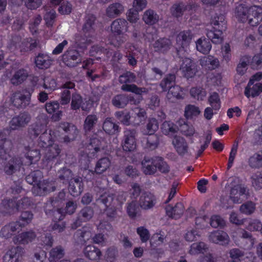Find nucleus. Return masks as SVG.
Returning a JSON list of instances; mask_svg holds the SVG:
<instances>
[{"mask_svg": "<svg viewBox=\"0 0 262 262\" xmlns=\"http://www.w3.org/2000/svg\"><path fill=\"white\" fill-rule=\"evenodd\" d=\"M196 50L204 54H207L211 49V45L208 39L199 38L195 42Z\"/></svg>", "mask_w": 262, "mask_h": 262, "instance_id": "nucleus-36", "label": "nucleus"}, {"mask_svg": "<svg viewBox=\"0 0 262 262\" xmlns=\"http://www.w3.org/2000/svg\"><path fill=\"white\" fill-rule=\"evenodd\" d=\"M13 144L12 141L4 137L2 133H0V154L7 155L6 153L12 149Z\"/></svg>", "mask_w": 262, "mask_h": 262, "instance_id": "nucleus-49", "label": "nucleus"}, {"mask_svg": "<svg viewBox=\"0 0 262 262\" xmlns=\"http://www.w3.org/2000/svg\"><path fill=\"white\" fill-rule=\"evenodd\" d=\"M136 130L135 129H126L124 131L122 146L124 151L131 152L136 148Z\"/></svg>", "mask_w": 262, "mask_h": 262, "instance_id": "nucleus-5", "label": "nucleus"}, {"mask_svg": "<svg viewBox=\"0 0 262 262\" xmlns=\"http://www.w3.org/2000/svg\"><path fill=\"white\" fill-rule=\"evenodd\" d=\"M181 92V88L176 85L168 90L166 98L170 102H175L177 100L182 98Z\"/></svg>", "mask_w": 262, "mask_h": 262, "instance_id": "nucleus-44", "label": "nucleus"}, {"mask_svg": "<svg viewBox=\"0 0 262 262\" xmlns=\"http://www.w3.org/2000/svg\"><path fill=\"white\" fill-rule=\"evenodd\" d=\"M46 148L47 149L44 156V159L47 162H50L56 159L61 151L59 146L56 144L51 145Z\"/></svg>", "mask_w": 262, "mask_h": 262, "instance_id": "nucleus-32", "label": "nucleus"}, {"mask_svg": "<svg viewBox=\"0 0 262 262\" xmlns=\"http://www.w3.org/2000/svg\"><path fill=\"white\" fill-rule=\"evenodd\" d=\"M249 165L252 168H260L262 167V151H258L249 159Z\"/></svg>", "mask_w": 262, "mask_h": 262, "instance_id": "nucleus-52", "label": "nucleus"}, {"mask_svg": "<svg viewBox=\"0 0 262 262\" xmlns=\"http://www.w3.org/2000/svg\"><path fill=\"white\" fill-rule=\"evenodd\" d=\"M206 249H207L206 245L203 242L193 243L190 246L189 253L191 255L198 254L203 253Z\"/></svg>", "mask_w": 262, "mask_h": 262, "instance_id": "nucleus-64", "label": "nucleus"}, {"mask_svg": "<svg viewBox=\"0 0 262 262\" xmlns=\"http://www.w3.org/2000/svg\"><path fill=\"white\" fill-rule=\"evenodd\" d=\"M142 19L146 24L151 25L158 22L159 15L154 10L148 9L144 13Z\"/></svg>", "mask_w": 262, "mask_h": 262, "instance_id": "nucleus-48", "label": "nucleus"}, {"mask_svg": "<svg viewBox=\"0 0 262 262\" xmlns=\"http://www.w3.org/2000/svg\"><path fill=\"white\" fill-rule=\"evenodd\" d=\"M31 116L28 113H20L13 117L10 121V127L12 129H17L26 126L31 120Z\"/></svg>", "mask_w": 262, "mask_h": 262, "instance_id": "nucleus-16", "label": "nucleus"}, {"mask_svg": "<svg viewBox=\"0 0 262 262\" xmlns=\"http://www.w3.org/2000/svg\"><path fill=\"white\" fill-rule=\"evenodd\" d=\"M84 256L92 260H99L102 255L101 251L93 245H88L83 250Z\"/></svg>", "mask_w": 262, "mask_h": 262, "instance_id": "nucleus-27", "label": "nucleus"}, {"mask_svg": "<svg viewBox=\"0 0 262 262\" xmlns=\"http://www.w3.org/2000/svg\"><path fill=\"white\" fill-rule=\"evenodd\" d=\"M112 103L118 108H124L127 105V94H117L112 99Z\"/></svg>", "mask_w": 262, "mask_h": 262, "instance_id": "nucleus-43", "label": "nucleus"}, {"mask_svg": "<svg viewBox=\"0 0 262 262\" xmlns=\"http://www.w3.org/2000/svg\"><path fill=\"white\" fill-rule=\"evenodd\" d=\"M16 205V202L14 200L5 199L1 204L0 209L2 212L4 214H13L18 211Z\"/></svg>", "mask_w": 262, "mask_h": 262, "instance_id": "nucleus-28", "label": "nucleus"}, {"mask_svg": "<svg viewBox=\"0 0 262 262\" xmlns=\"http://www.w3.org/2000/svg\"><path fill=\"white\" fill-rule=\"evenodd\" d=\"M114 199L113 194L105 192L99 195L96 199V203L98 205H103L105 208H107L111 205Z\"/></svg>", "mask_w": 262, "mask_h": 262, "instance_id": "nucleus-34", "label": "nucleus"}, {"mask_svg": "<svg viewBox=\"0 0 262 262\" xmlns=\"http://www.w3.org/2000/svg\"><path fill=\"white\" fill-rule=\"evenodd\" d=\"M176 85V76L173 74H169L164 77L160 83V87L163 91H167L170 88Z\"/></svg>", "mask_w": 262, "mask_h": 262, "instance_id": "nucleus-41", "label": "nucleus"}, {"mask_svg": "<svg viewBox=\"0 0 262 262\" xmlns=\"http://www.w3.org/2000/svg\"><path fill=\"white\" fill-rule=\"evenodd\" d=\"M255 210V204L251 201L247 202L243 204L239 208V211L242 213L246 215L252 214Z\"/></svg>", "mask_w": 262, "mask_h": 262, "instance_id": "nucleus-62", "label": "nucleus"}, {"mask_svg": "<svg viewBox=\"0 0 262 262\" xmlns=\"http://www.w3.org/2000/svg\"><path fill=\"white\" fill-rule=\"evenodd\" d=\"M111 161L108 158H103L100 159L97 162L95 170H91L90 171L94 174L96 173L97 174H101L105 171L110 166Z\"/></svg>", "mask_w": 262, "mask_h": 262, "instance_id": "nucleus-33", "label": "nucleus"}, {"mask_svg": "<svg viewBox=\"0 0 262 262\" xmlns=\"http://www.w3.org/2000/svg\"><path fill=\"white\" fill-rule=\"evenodd\" d=\"M98 121V117L95 114L88 115L84 121L83 128L85 132L92 130Z\"/></svg>", "mask_w": 262, "mask_h": 262, "instance_id": "nucleus-37", "label": "nucleus"}, {"mask_svg": "<svg viewBox=\"0 0 262 262\" xmlns=\"http://www.w3.org/2000/svg\"><path fill=\"white\" fill-rule=\"evenodd\" d=\"M56 189L55 183L48 180H43L40 182L36 186L32 188V192L36 195H45L48 193L53 192Z\"/></svg>", "mask_w": 262, "mask_h": 262, "instance_id": "nucleus-8", "label": "nucleus"}, {"mask_svg": "<svg viewBox=\"0 0 262 262\" xmlns=\"http://www.w3.org/2000/svg\"><path fill=\"white\" fill-rule=\"evenodd\" d=\"M171 46V41L167 38H160L155 41L154 48L157 51L164 53L169 50Z\"/></svg>", "mask_w": 262, "mask_h": 262, "instance_id": "nucleus-42", "label": "nucleus"}, {"mask_svg": "<svg viewBox=\"0 0 262 262\" xmlns=\"http://www.w3.org/2000/svg\"><path fill=\"white\" fill-rule=\"evenodd\" d=\"M180 70L187 78L194 77L198 72L196 63L190 58L186 57L183 59Z\"/></svg>", "mask_w": 262, "mask_h": 262, "instance_id": "nucleus-9", "label": "nucleus"}, {"mask_svg": "<svg viewBox=\"0 0 262 262\" xmlns=\"http://www.w3.org/2000/svg\"><path fill=\"white\" fill-rule=\"evenodd\" d=\"M69 184V191L73 196H78L82 192L83 184L81 177H76L73 178Z\"/></svg>", "mask_w": 262, "mask_h": 262, "instance_id": "nucleus-20", "label": "nucleus"}, {"mask_svg": "<svg viewBox=\"0 0 262 262\" xmlns=\"http://www.w3.org/2000/svg\"><path fill=\"white\" fill-rule=\"evenodd\" d=\"M42 177V173L40 170H35L26 177V180L28 183L36 186L37 184H39Z\"/></svg>", "mask_w": 262, "mask_h": 262, "instance_id": "nucleus-51", "label": "nucleus"}, {"mask_svg": "<svg viewBox=\"0 0 262 262\" xmlns=\"http://www.w3.org/2000/svg\"><path fill=\"white\" fill-rule=\"evenodd\" d=\"M35 62L36 67L39 69H48L51 65L52 60L48 55L39 53L35 57Z\"/></svg>", "mask_w": 262, "mask_h": 262, "instance_id": "nucleus-31", "label": "nucleus"}, {"mask_svg": "<svg viewBox=\"0 0 262 262\" xmlns=\"http://www.w3.org/2000/svg\"><path fill=\"white\" fill-rule=\"evenodd\" d=\"M94 210L90 206L83 208L78 213L79 219L83 222L90 221L94 215Z\"/></svg>", "mask_w": 262, "mask_h": 262, "instance_id": "nucleus-54", "label": "nucleus"}, {"mask_svg": "<svg viewBox=\"0 0 262 262\" xmlns=\"http://www.w3.org/2000/svg\"><path fill=\"white\" fill-rule=\"evenodd\" d=\"M178 124L180 126L179 129L185 136H191L195 132L194 127L192 125H189L186 123L183 119L180 120L178 121Z\"/></svg>", "mask_w": 262, "mask_h": 262, "instance_id": "nucleus-55", "label": "nucleus"}, {"mask_svg": "<svg viewBox=\"0 0 262 262\" xmlns=\"http://www.w3.org/2000/svg\"><path fill=\"white\" fill-rule=\"evenodd\" d=\"M75 83L71 81H67L61 85L62 90L60 94V103L62 105L68 104L72 98L71 94L75 93Z\"/></svg>", "mask_w": 262, "mask_h": 262, "instance_id": "nucleus-10", "label": "nucleus"}, {"mask_svg": "<svg viewBox=\"0 0 262 262\" xmlns=\"http://www.w3.org/2000/svg\"><path fill=\"white\" fill-rule=\"evenodd\" d=\"M81 61V57L76 50L69 49L62 55V61L69 67H75Z\"/></svg>", "mask_w": 262, "mask_h": 262, "instance_id": "nucleus-7", "label": "nucleus"}, {"mask_svg": "<svg viewBox=\"0 0 262 262\" xmlns=\"http://www.w3.org/2000/svg\"><path fill=\"white\" fill-rule=\"evenodd\" d=\"M58 204V199L57 198H51L45 203L44 208L47 214L52 213L53 215L57 216L56 219L61 220L62 219V210L61 209L57 207Z\"/></svg>", "mask_w": 262, "mask_h": 262, "instance_id": "nucleus-12", "label": "nucleus"}, {"mask_svg": "<svg viewBox=\"0 0 262 262\" xmlns=\"http://www.w3.org/2000/svg\"><path fill=\"white\" fill-rule=\"evenodd\" d=\"M115 116L122 124L126 126L132 125L130 120V115L129 112L117 111L115 113Z\"/></svg>", "mask_w": 262, "mask_h": 262, "instance_id": "nucleus-58", "label": "nucleus"}, {"mask_svg": "<svg viewBox=\"0 0 262 262\" xmlns=\"http://www.w3.org/2000/svg\"><path fill=\"white\" fill-rule=\"evenodd\" d=\"M25 253V249L20 246L12 247L3 256V262H19Z\"/></svg>", "mask_w": 262, "mask_h": 262, "instance_id": "nucleus-11", "label": "nucleus"}, {"mask_svg": "<svg viewBox=\"0 0 262 262\" xmlns=\"http://www.w3.org/2000/svg\"><path fill=\"white\" fill-rule=\"evenodd\" d=\"M249 8L243 5L237 6L235 10V16L239 21L245 23L248 19Z\"/></svg>", "mask_w": 262, "mask_h": 262, "instance_id": "nucleus-38", "label": "nucleus"}, {"mask_svg": "<svg viewBox=\"0 0 262 262\" xmlns=\"http://www.w3.org/2000/svg\"><path fill=\"white\" fill-rule=\"evenodd\" d=\"M262 20V8L254 6L249 8L248 24L252 26H257Z\"/></svg>", "mask_w": 262, "mask_h": 262, "instance_id": "nucleus-15", "label": "nucleus"}, {"mask_svg": "<svg viewBox=\"0 0 262 262\" xmlns=\"http://www.w3.org/2000/svg\"><path fill=\"white\" fill-rule=\"evenodd\" d=\"M102 128L103 130L109 135H115L119 132V126L110 117H107L104 120Z\"/></svg>", "mask_w": 262, "mask_h": 262, "instance_id": "nucleus-30", "label": "nucleus"}, {"mask_svg": "<svg viewBox=\"0 0 262 262\" xmlns=\"http://www.w3.org/2000/svg\"><path fill=\"white\" fill-rule=\"evenodd\" d=\"M136 80V76L135 74L131 72L127 71L121 75L119 77V82L123 84L121 87V90L124 92L134 93L140 96L143 94H147L148 92L147 89L138 87L134 84H128L135 82Z\"/></svg>", "mask_w": 262, "mask_h": 262, "instance_id": "nucleus-1", "label": "nucleus"}, {"mask_svg": "<svg viewBox=\"0 0 262 262\" xmlns=\"http://www.w3.org/2000/svg\"><path fill=\"white\" fill-rule=\"evenodd\" d=\"M35 233L32 231L24 232L17 236V241L19 244L26 245L33 242L36 238Z\"/></svg>", "mask_w": 262, "mask_h": 262, "instance_id": "nucleus-40", "label": "nucleus"}, {"mask_svg": "<svg viewBox=\"0 0 262 262\" xmlns=\"http://www.w3.org/2000/svg\"><path fill=\"white\" fill-rule=\"evenodd\" d=\"M248 188L243 184H237L231 187L229 198L234 203H241L249 196Z\"/></svg>", "mask_w": 262, "mask_h": 262, "instance_id": "nucleus-3", "label": "nucleus"}, {"mask_svg": "<svg viewBox=\"0 0 262 262\" xmlns=\"http://www.w3.org/2000/svg\"><path fill=\"white\" fill-rule=\"evenodd\" d=\"M215 31H208L206 35L208 38V39H210L212 43L214 44H220L223 41V38L221 36L222 34V31L223 30L220 29V28H216Z\"/></svg>", "mask_w": 262, "mask_h": 262, "instance_id": "nucleus-45", "label": "nucleus"}, {"mask_svg": "<svg viewBox=\"0 0 262 262\" xmlns=\"http://www.w3.org/2000/svg\"><path fill=\"white\" fill-rule=\"evenodd\" d=\"M192 34L189 30L181 32L178 35L177 42V45L180 47H177L176 50L177 55L180 58H183V56H185L187 48L192 39Z\"/></svg>", "mask_w": 262, "mask_h": 262, "instance_id": "nucleus-4", "label": "nucleus"}, {"mask_svg": "<svg viewBox=\"0 0 262 262\" xmlns=\"http://www.w3.org/2000/svg\"><path fill=\"white\" fill-rule=\"evenodd\" d=\"M262 92V83L256 82L254 84L253 80L250 79L245 88V95L249 98L251 96L255 97Z\"/></svg>", "mask_w": 262, "mask_h": 262, "instance_id": "nucleus-24", "label": "nucleus"}, {"mask_svg": "<svg viewBox=\"0 0 262 262\" xmlns=\"http://www.w3.org/2000/svg\"><path fill=\"white\" fill-rule=\"evenodd\" d=\"M139 208L136 201H132L127 203L126 211L128 216L131 218H135L139 212Z\"/></svg>", "mask_w": 262, "mask_h": 262, "instance_id": "nucleus-63", "label": "nucleus"}, {"mask_svg": "<svg viewBox=\"0 0 262 262\" xmlns=\"http://www.w3.org/2000/svg\"><path fill=\"white\" fill-rule=\"evenodd\" d=\"M34 91V88L31 87L22 91L13 93L10 97L11 103L17 108H26L30 103L31 95Z\"/></svg>", "mask_w": 262, "mask_h": 262, "instance_id": "nucleus-2", "label": "nucleus"}, {"mask_svg": "<svg viewBox=\"0 0 262 262\" xmlns=\"http://www.w3.org/2000/svg\"><path fill=\"white\" fill-rule=\"evenodd\" d=\"M96 17L93 14H87L84 19L82 32L88 36H93L96 27Z\"/></svg>", "mask_w": 262, "mask_h": 262, "instance_id": "nucleus-13", "label": "nucleus"}, {"mask_svg": "<svg viewBox=\"0 0 262 262\" xmlns=\"http://www.w3.org/2000/svg\"><path fill=\"white\" fill-rule=\"evenodd\" d=\"M93 36H88L85 33H78L75 35V42L76 46L81 49H85L91 42Z\"/></svg>", "mask_w": 262, "mask_h": 262, "instance_id": "nucleus-39", "label": "nucleus"}, {"mask_svg": "<svg viewBox=\"0 0 262 262\" xmlns=\"http://www.w3.org/2000/svg\"><path fill=\"white\" fill-rule=\"evenodd\" d=\"M28 71L23 68L16 71L10 79V82L13 85H18L24 82L28 77Z\"/></svg>", "mask_w": 262, "mask_h": 262, "instance_id": "nucleus-26", "label": "nucleus"}, {"mask_svg": "<svg viewBox=\"0 0 262 262\" xmlns=\"http://www.w3.org/2000/svg\"><path fill=\"white\" fill-rule=\"evenodd\" d=\"M172 143L179 155L183 156L188 153V145L184 138L176 136L173 138Z\"/></svg>", "mask_w": 262, "mask_h": 262, "instance_id": "nucleus-19", "label": "nucleus"}, {"mask_svg": "<svg viewBox=\"0 0 262 262\" xmlns=\"http://www.w3.org/2000/svg\"><path fill=\"white\" fill-rule=\"evenodd\" d=\"M74 176L72 171L66 167L60 169L57 172L59 180L63 184L69 183L75 178Z\"/></svg>", "mask_w": 262, "mask_h": 262, "instance_id": "nucleus-35", "label": "nucleus"}, {"mask_svg": "<svg viewBox=\"0 0 262 262\" xmlns=\"http://www.w3.org/2000/svg\"><path fill=\"white\" fill-rule=\"evenodd\" d=\"M64 255V248L61 246H58L51 250L49 260L50 262H55L62 258Z\"/></svg>", "mask_w": 262, "mask_h": 262, "instance_id": "nucleus-46", "label": "nucleus"}, {"mask_svg": "<svg viewBox=\"0 0 262 262\" xmlns=\"http://www.w3.org/2000/svg\"><path fill=\"white\" fill-rule=\"evenodd\" d=\"M26 149L28 152L26 154V158L30 161V163L38 161L40 158V154L38 149H30L29 147H26Z\"/></svg>", "mask_w": 262, "mask_h": 262, "instance_id": "nucleus-61", "label": "nucleus"}, {"mask_svg": "<svg viewBox=\"0 0 262 262\" xmlns=\"http://www.w3.org/2000/svg\"><path fill=\"white\" fill-rule=\"evenodd\" d=\"M83 102V99L81 96L77 93H73L71 98V107L72 110H76L81 107L82 110L85 111V108L81 105Z\"/></svg>", "mask_w": 262, "mask_h": 262, "instance_id": "nucleus-57", "label": "nucleus"}, {"mask_svg": "<svg viewBox=\"0 0 262 262\" xmlns=\"http://www.w3.org/2000/svg\"><path fill=\"white\" fill-rule=\"evenodd\" d=\"M161 129L163 134L168 135L170 133H177L179 128L176 124L170 121H165L162 125Z\"/></svg>", "mask_w": 262, "mask_h": 262, "instance_id": "nucleus-59", "label": "nucleus"}, {"mask_svg": "<svg viewBox=\"0 0 262 262\" xmlns=\"http://www.w3.org/2000/svg\"><path fill=\"white\" fill-rule=\"evenodd\" d=\"M250 60V57L248 56H244L241 58L236 68V71L238 74L243 75L246 73Z\"/></svg>", "mask_w": 262, "mask_h": 262, "instance_id": "nucleus-53", "label": "nucleus"}, {"mask_svg": "<svg viewBox=\"0 0 262 262\" xmlns=\"http://www.w3.org/2000/svg\"><path fill=\"white\" fill-rule=\"evenodd\" d=\"M200 64L206 69L213 70L219 66V61L213 56H207L200 59Z\"/></svg>", "mask_w": 262, "mask_h": 262, "instance_id": "nucleus-29", "label": "nucleus"}, {"mask_svg": "<svg viewBox=\"0 0 262 262\" xmlns=\"http://www.w3.org/2000/svg\"><path fill=\"white\" fill-rule=\"evenodd\" d=\"M123 6L120 3H114L110 5L106 9V15L111 18L120 16L124 11Z\"/></svg>", "mask_w": 262, "mask_h": 262, "instance_id": "nucleus-25", "label": "nucleus"}, {"mask_svg": "<svg viewBox=\"0 0 262 262\" xmlns=\"http://www.w3.org/2000/svg\"><path fill=\"white\" fill-rule=\"evenodd\" d=\"M59 127L67 134V135L63 138L64 142L66 143H69L74 140L79 133L76 126L68 122L60 123Z\"/></svg>", "mask_w": 262, "mask_h": 262, "instance_id": "nucleus-14", "label": "nucleus"}, {"mask_svg": "<svg viewBox=\"0 0 262 262\" xmlns=\"http://www.w3.org/2000/svg\"><path fill=\"white\" fill-rule=\"evenodd\" d=\"M187 9V5L183 3L174 4L171 8L172 15L178 17L181 16Z\"/></svg>", "mask_w": 262, "mask_h": 262, "instance_id": "nucleus-60", "label": "nucleus"}, {"mask_svg": "<svg viewBox=\"0 0 262 262\" xmlns=\"http://www.w3.org/2000/svg\"><path fill=\"white\" fill-rule=\"evenodd\" d=\"M111 31L117 35H121L128 30V23L123 18H118L114 20L111 26Z\"/></svg>", "mask_w": 262, "mask_h": 262, "instance_id": "nucleus-22", "label": "nucleus"}, {"mask_svg": "<svg viewBox=\"0 0 262 262\" xmlns=\"http://www.w3.org/2000/svg\"><path fill=\"white\" fill-rule=\"evenodd\" d=\"M22 159L19 157H14L7 159L4 165V172L6 174L11 176L19 172L23 166Z\"/></svg>", "mask_w": 262, "mask_h": 262, "instance_id": "nucleus-6", "label": "nucleus"}, {"mask_svg": "<svg viewBox=\"0 0 262 262\" xmlns=\"http://www.w3.org/2000/svg\"><path fill=\"white\" fill-rule=\"evenodd\" d=\"M209 239L213 243L225 245L228 244L229 237L228 234L223 231H215L209 234Z\"/></svg>", "mask_w": 262, "mask_h": 262, "instance_id": "nucleus-21", "label": "nucleus"}, {"mask_svg": "<svg viewBox=\"0 0 262 262\" xmlns=\"http://www.w3.org/2000/svg\"><path fill=\"white\" fill-rule=\"evenodd\" d=\"M141 208L144 210L152 208L156 203V198L149 192H144L142 193L139 201Z\"/></svg>", "mask_w": 262, "mask_h": 262, "instance_id": "nucleus-17", "label": "nucleus"}, {"mask_svg": "<svg viewBox=\"0 0 262 262\" xmlns=\"http://www.w3.org/2000/svg\"><path fill=\"white\" fill-rule=\"evenodd\" d=\"M156 166L160 172L163 173H167L170 171V167L161 157H155V159Z\"/></svg>", "mask_w": 262, "mask_h": 262, "instance_id": "nucleus-56", "label": "nucleus"}, {"mask_svg": "<svg viewBox=\"0 0 262 262\" xmlns=\"http://www.w3.org/2000/svg\"><path fill=\"white\" fill-rule=\"evenodd\" d=\"M155 157H144L141 162L142 169L146 175H152L157 171V167L155 162Z\"/></svg>", "mask_w": 262, "mask_h": 262, "instance_id": "nucleus-18", "label": "nucleus"}, {"mask_svg": "<svg viewBox=\"0 0 262 262\" xmlns=\"http://www.w3.org/2000/svg\"><path fill=\"white\" fill-rule=\"evenodd\" d=\"M89 150H92V154H95L103 149L101 140L97 137H93L90 139L87 146Z\"/></svg>", "mask_w": 262, "mask_h": 262, "instance_id": "nucleus-50", "label": "nucleus"}, {"mask_svg": "<svg viewBox=\"0 0 262 262\" xmlns=\"http://www.w3.org/2000/svg\"><path fill=\"white\" fill-rule=\"evenodd\" d=\"M166 214L170 218L175 220L179 219L183 214L184 207L182 203H177L174 207L167 205L166 208Z\"/></svg>", "mask_w": 262, "mask_h": 262, "instance_id": "nucleus-23", "label": "nucleus"}, {"mask_svg": "<svg viewBox=\"0 0 262 262\" xmlns=\"http://www.w3.org/2000/svg\"><path fill=\"white\" fill-rule=\"evenodd\" d=\"M74 237L79 240L81 244L85 243L92 237V233L90 230L83 228L77 230L74 234Z\"/></svg>", "mask_w": 262, "mask_h": 262, "instance_id": "nucleus-47", "label": "nucleus"}]
</instances>
